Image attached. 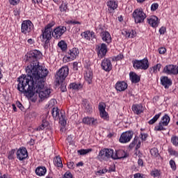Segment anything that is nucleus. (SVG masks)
Listing matches in <instances>:
<instances>
[{"mask_svg":"<svg viewBox=\"0 0 178 178\" xmlns=\"http://www.w3.org/2000/svg\"><path fill=\"white\" fill-rule=\"evenodd\" d=\"M168 153L170 154V155L172 156H178V152L175 150L172 147H168Z\"/></svg>","mask_w":178,"mask_h":178,"instance_id":"obj_44","label":"nucleus"},{"mask_svg":"<svg viewBox=\"0 0 178 178\" xmlns=\"http://www.w3.org/2000/svg\"><path fill=\"white\" fill-rule=\"evenodd\" d=\"M133 67L136 70H147L149 67V61L148 58H145L142 60H132Z\"/></svg>","mask_w":178,"mask_h":178,"instance_id":"obj_4","label":"nucleus"},{"mask_svg":"<svg viewBox=\"0 0 178 178\" xmlns=\"http://www.w3.org/2000/svg\"><path fill=\"white\" fill-rule=\"evenodd\" d=\"M69 88L74 90V91H79V90H81V88H83V85L81 83L73 82L69 85Z\"/></svg>","mask_w":178,"mask_h":178,"instance_id":"obj_28","label":"nucleus"},{"mask_svg":"<svg viewBox=\"0 0 178 178\" xmlns=\"http://www.w3.org/2000/svg\"><path fill=\"white\" fill-rule=\"evenodd\" d=\"M107 7H108V13H115V10L118 9V1L115 0H109L106 3Z\"/></svg>","mask_w":178,"mask_h":178,"instance_id":"obj_19","label":"nucleus"},{"mask_svg":"<svg viewBox=\"0 0 178 178\" xmlns=\"http://www.w3.org/2000/svg\"><path fill=\"white\" fill-rule=\"evenodd\" d=\"M73 70L76 71L79 70V63L77 62H74L73 63Z\"/></svg>","mask_w":178,"mask_h":178,"instance_id":"obj_60","label":"nucleus"},{"mask_svg":"<svg viewBox=\"0 0 178 178\" xmlns=\"http://www.w3.org/2000/svg\"><path fill=\"white\" fill-rule=\"evenodd\" d=\"M16 105H17V108H19L21 111H23V109H24L23 104H22V103H20V102H17Z\"/></svg>","mask_w":178,"mask_h":178,"instance_id":"obj_61","label":"nucleus"},{"mask_svg":"<svg viewBox=\"0 0 178 178\" xmlns=\"http://www.w3.org/2000/svg\"><path fill=\"white\" fill-rule=\"evenodd\" d=\"M123 58H124V56H123V54H120L117 56H114L113 58V60H115L116 62H118V60H122Z\"/></svg>","mask_w":178,"mask_h":178,"instance_id":"obj_49","label":"nucleus"},{"mask_svg":"<svg viewBox=\"0 0 178 178\" xmlns=\"http://www.w3.org/2000/svg\"><path fill=\"white\" fill-rule=\"evenodd\" d=\"M51 114L53 118L56 120L59 119V108L58 107H54L51 110Z\"/></svg>","mask_w":178,"mask_h":178,"instance_id":"obj_34","label":"nucleus"},{"mask_svg":"<svg viewBox=\"0 0 178 178\" xmlns=\"http://www.w3.org/2000/svg\"><path fill=\"white\" fill-rule=\"evenodd\" d=\"M150 154L152 156H154V158H158V156H159V151L156 147H153L152 149H151Z\"/></svg>","mask_w":178,"mask_h":178,"instance_id":"obj_40","label":"nucleus"},{"mask_svg":"<svg viewBox=\"0 0 178 178\" xmlns=\"http://www.w3.org/2000/svg\"><path fill=\"white\" fill-rule=\"evenodd\" d=\"M67 166L69 169H74V163L72 161L67 162Z\"/></svg>","mask_w":178,"mask_h":178,"instance_id":"obj_57","label":"nucleus"},{"mask_svg":"<svg viewBox=\"0 0 178 178\" xmlns=\"http://www.w3.org/2000/svg\"><path fill=\"white\" fill-rule=\"evenodd\" d=\"M162 115V113H159L156 115H155L153 118H152L149 122L148 124H154V123H156V121L158 120V119H159V118H161V115Z\"/></svg>","mask_w":178,"mask_h":178,"instance_id":"obj_36","label":"nucleus"},{"mask_svg":"<svg viewBox=\"0 0 178 178\" xmlns=\"http://www.w3.org/2000/svg\"><path fill=\"white\" fill-rule=\"evenodd\" d=\"M54 166L56 168H63V163H62V159L60 156H57L54 159Z\"/></svg>","mask_w":178,"mask_h":178,"instance_id":"obj_31","label":"nucleus"},{"mask_svg":"<svg viewBox=\"0 0 178 178\" xmlns=\"http://www.w3.org/2000/svg\"><path fill=\"white\" fill-rule=\"evenodd\" d=\"M58 48H60V49L63 52L67 51V44L66 43V42H65V40H60L58 43Z\"/></svg>","mask_w":178,"mask_h":178,"instance_id":"obj_33","label":"nucleus"},{"mask_svg":"<svg viewBox=\"0 0 178 178\" xmlns=\"http://www.w3.org/2000/svg\"><path fill=\"white\" fill-rule=\"evenodd\" d=\"M81 36L84 40H87V41H90V40H93L94 38L97 40V35H95V32L90 31V30L86 31L81 33Z\"/></svg>","mask_w":178,"mask_h":178,"instance_id":"obj_17","label":"nucleus"},{"mask_svg":"<svg viewBox=\"0 0 178 178\" xmlns=\"http://www.w3.org/2000/svg\"><path fill=\"white\" fill-rule=\"evenodd\" d=\"M82 122L84 124H88L89 126H97V124H98L97 119L94 118L85 117L82 120Z\"/></svg>","mask_w":178,"mask_h":178,"instance_id":"obj_22","label":"nucleus"},{"mask_svg":"<svg viewBox=\"0 0 178 178\" xmlns=\"http://www.w3.org/2000/svg\"><path fill=\"white\" fill-rule=\"evenodd\" d=\"M92 71L88 70L85 75V80L88 82V84H92Z\"/></svg>","mask_w":178,"mask_h":178,"instance_id":"obj_29","label":"nucleus"},{"mask_svg":"<svg viewBox=\"0 0 178 178\" xmlns=\"http://www.w3.org/2000/svg\"><path fill=\"white\" fill-rule=\"evenodd\" d=\"M108 172V169L104 168L102 170H99L97 173H100L101 175H105V173H106Z\"/></svg>","mask_w":178,"mask_h":178,"instance_id":"obj_62","label":"nucleus"},{"mask_svg":"<svg viewBox=\"0 0 178 178\" xmlns=\"http://www.w3.org/2000/svg\"><path fill=\"white\" fill-rule=\"evenodd\" d=\"M32 3L40 5V3H42V0H32Z\"/></svg>","mask_w":178,"mask_h":178,"instance_id":"obj_63","label":"nucleus"},{"mask_svg":"<svg viewBox=\"0 0 178 178\" xmlns=\"http://www.w3.org/2000/svg\"><path fill=\"white\" fill-rule=\"evenodd\" d=\"M42 42H44L45 44H49V41L52 39V31H49L48 29H42Z\"/></svg>","mask_w":178,"mask_h":178,"instance_id":"obj_13","label":"nucleus"},{"mask_svg":"<svg viewBox=\"0 0 178 178\" xmlns=\"http://www.w3.org/2000/svg\"><path fill=\"white\" fill-rule=\"evenodd\" d=\"M48 124H49L48 121H47V120H42L41 125L40 127H38V128H36V131H41V130H44V129H45V127H48Z\"/></svg>","mask_w":178,"mask_h":178,"instance_id":"obj_35","label":"nucleus"},{"mask_svg":"<svg viewBox=\"0 0 178 178\" xmlns=\"http://www.w3.org/2000/svg\"><path fill=\"white\" fill-rule=\"evenodd\" d=\"M170 166L172 170L174 171L176 170L177 167H176V162H175V161L173 160L170 161Z\"/></svg>","mask_w":178,"mask_h":178,"instance_id":"obj_51","label":"nucleus"},{"mask_svg":"<svg viewBox=\"0 0 178 178\" xmlns=\"http://www.w3.org/2000/svg\"><path fill=\"white\" fill-rule=\"evenodd\" d=\"M63 178H73V175H72L71 172H66Z\"/></svg>","mask_w":178,"mask_h":178,"instance_id":"obj_58","label":"nucleus"},{"mask_svg":"<svg viewBox=\"0 0 178 178\" xmlns=\"http://www.w3.org/2000/svg\"><path fill=\"white\" fill-rule=\"evenodd\" d=\"M158 8H159V4H158V3H154L152 4V6H151L152 12H155V10H156V9H158Z\"/></svg>","mask_w":178,"mask_h":178,"instance_id":"obj_52","label":"nucleus"},{"mask_svg":"<svg viewBox=\"0 0 178 178\" xmlns=\"http://www.w3.org/2000/svg\"><path fill=\"white\" fill-rule=\"evenodd\" d=\"M161 67H162V64L159 63L156 65H154V67H152V70H153V72L154 73H156L157 71H160L161 70Z\"/></svg>","mask_w":178,"mask_h":178,"instance_id":"obj_47","label":"nucleus"},{"mask_svg":"<svg viewBox=\"0 0 178 178\" xmlns=\"http://www.w3.org/2000/svg\"><path fill=\"white\" fill-rule=\"evenodd\" d=\"M58 119L63 126H65V124H66V120H65V116L63 115H61V116L59 117Z\"/></svg>","mask_w":178,"mask_h":178,"instance_id":"obj_53","label":"nucleus"},{"mask_svg":"<svg viewBox=\"0 0 178 178\" xmlns=\"http://www.w3.org/2000/svg\"><path fill=\"white\" fill-rule=\"evenodd\" d=\"M91 151H92V149H82L78 150V154L80 155H87V154L91 152Z\"/></svg>","mask_w":178,"mask_h":178,"instance_id":"obj_42","label":"nucleus"},{"mask_svg":"<svg viewBox=\"0 0 178 178\" xmlns=\"http://www.w3.org/2000/svg\"><path fill=\"white\" fill-rule=\"evenodd\" d=\"M132 17L136 24L144 23V20L147 19V14L144 13L143 8H137L132 13Z\"/></svg>","mask_w":178,"mask_h":178,"instance_id":"obj_6","label":"nucleus"},{"mask_svg":"<svg viewBox=\"0 0 178 178\" xmlns=\"http://www.w3.org/2000/svg\"><path fill=\"white\" fill-rule=\"evenodd\" d=\"M170 122V117L168 114H165L161 120L159 122V124L154 127V131H162L166 130L165 126H168Z\"/></svg>","mask_w":178,"mask_h":178,"instance_id":"obj_7","label":"nucleus"},{"mask_svg":"<svg viewBox=\"0 0 178 178\" xmlns=\"http://www.w3.org/2000/svg\"><path fill=\"white\" fill-rule=\"evenodd\" d=\"M25 56L26 62L29 63L26 67V76L28 79L44 74V72L48 70L42 69V66L40 65L38 60L41 59V56H42V53L40 51L37 49L32 50L28 52Z\"/></svg>","mask_w":178,"mask_h":178,"instance_id":"obj_2","label":"nucleus"},{"mask_svg":"<svg viewBox=\"0 0 178 178\" xmlns=\"http://www.w3.org/2000/svg\"><path fill=\"white\" fill-rule=\"evenodd\" d=\"M80 54V50H79L78 48L73 47L68 49L66 51V56L69 60H74L77 56H79V54Z\"/></svg>","mask_w":178,"mask_h":178,"instance_id":"obj_12","label":"nucleus"},{"mask_svg":"<svg viewBox=\"0 0 178 178\" xmlns=\"http://www.w3.org/2000/svg\"><path fill=\"white\" fill-rule=\"evenodd\" d=\"M15 149H11L9 152H8V159H15Z\"/></svg>","mask_w":178,"mask_h":178,"instance_id":"obj_48","label":"nucleus"},{"mask_svg":"<svg viewBox=\"0 0 178 178\" xmlns=\"http://www.w3.org/2000/svg\"><path fill=\"white\" fill-rule=\"evenodd\" d=\"M96 51L99 59H102L106 56L108 53V46L105 43H102L100 45L96 46Z\"/></svg>","mask_w":178,"mask_h":178,"instance_id":"obj_11","label":"nucleus"},{"mask_svg":"<svg viewBox=\"0 0 178 178\" xmlns=\"http://www.w3.org/2000/svg\"><path fill=\"white\" fill-rule=\"evenodd\" d=\"M100 162H108L109 159H113V149L108 148L102 149L97 156Z\"/></svg>","mask_w":178,"mask_h":178,"instance_id":"obj_3","label":"nucleus"},{"mask_svg":"<svg viewBox=\"0 0 178 178\" xmlns=\"http://www.w3.org/2000/svg\"><path fill=\"white\" fill-rule=\"evenodd\" d=\"M160 81L161 86H163L165 90L169 89V87L173 84L172 79H169L168 76H161Z\"/></svg>","mask_w":178,"mask_h":178,"instance_id":"obj_20","label":"nucleus"},{"mask_svg":"<svg viewBox=\"0 0 178 178\" xmlns=\"http://www.w3.org/2000/svg\"><path fill=\"white\" fill-rule=\"evenodd\" d=\"M138 136H135L131 143L129 144V148L130 149L134 148L136 147V145L137 143H138Z\"/></svg>","mask_w":178,"mask_h":178,"instance_id":"obj_45","label":"nucleus"},{"mask_svg":"<svg viewBox=\"0 0 178 178\" xmlns=\"http://www.w3.org/2000/svg\"><path fill=\"white\" fill-rule=\"evenodd\" d=\"M59 10L61 13H66V12H69L67 3L65 1H62V3L59 6Z\"/></svg>","mask_w":178,"mask_h":178,"instance_id":"obj_32","label":"nucleus"},{"mask_svg":"<svg viewBox=\"0 0 178 178\" xmlns=\"http://www.w3.org/2000/svg\"><path fill=\"white\" fill-rule=\"evenodd\" d=\"M138 166H144V161L142 159H139L138 160Z\"/></svg>","mask_w":178,"mask_h":178,"instance_id":"obj_64","label":"nucleus"},{"mask_svg":"<svg viewBox=\"0 0 178 178\" xmlns=\"http://www.w3.org/2000/svg\"><path fill=\"white\" fill-rule=\"evenodd\" d=\"M129 77L131 83L134 84H137V83H140V76H138L136 72H130Z\"/></svg>","mask_w":178,"mask_h":178,"instance_id":"obj_26","label":"nucleus"},{"mask_svg":"<svg viewBox=\"0 0 178 178\" xmlns=\"http://www.w3.org/2000/svg\"><path fill=\"white\" fill-rule=\"evenodd\" d=\"M17 159L19 161H24L27 159L29 156V153L27 152V149L24 147H21L16 152Z\"/></svg>","mask_w":178,"mask_h":178,"instance_id":"obj_15","label":"nucleus"},{"mask_svg":"<svg viewBox=\"0 0 178 178\" xmlns=\"http://www.w3.org/2000/svg\"><path fill=\"white\" fill-rule=\"evenodd\" d=\"M134 133L131 131H127L123 132L119 139L120 143L122 144H126L127 143H129V141L133 138Z\"/></svg>","mask_w":178,"mask_h":178,"instance_id":"obj_14","label":"nucleus"},{"mask_svg":"<svg viewBox=\"0 0 178 178\" xmlns=\"http://www.w3.org/2000/svg\"><path fill=\"white\" fill-rule=\"evenodd\" d=\"M47 173V168L44 166H39L35 169V174L38 176H45Z\"/></svg>","mask_w":178,"mask_h":178,"instance_id":"obj_27","label":"nucleus"},{"mask_svg":"<svg viewBox=\"0 0 178 178\" xmlns=\"http://www.w3.org/2000/svg\"><path fill=\"white\" fill-rule=\"evenodd\" d=\"M57 84H60V90L61 92H66V91H67V88H66V86H67V84L66 83V82H65V81H63V82H57Z\"/></svg>","mask_w":178,"mask_h":178,"instance_id":"obj_38","label":"nucleus"},{"mask_svg":"<svg viewBox=\"0 0 178 178\" xmlns=\"http://www.w3.org/2000/svg\"><path fill=\"white\" fill-rule=\"evenodd\" d=\"M69 75V67L67 65L62 67L58 70L56 72V83H63L67 76Z\"/></svg>","mask_w":178,"mask_h":178,"instance_id":"obj_5","label":"nucleus"},{"mask_svg":"<svg viewBox=\"0 0 178 178\" xmlns=\"http://www.w3.org/2000/svg\"><path fill=\"white\" fill-rule=\"evenodd\" d=\"M34 29V24L30 20H24L22 22L21 25V32L22 34H29L31 33Z\"/></svg>","mask_w":178,"mask_h":178,"instance_id":"obj_9","label":"nucleus"},{"mask_svg":"<svg viewBox=\"0 0 178 178\" xmlns=\"http://www.w3.org/2000/svg\"><path fill=\"white\" fill-rule=\"evenodd\" d=\"M127 87V83L124 81H118L115 85V90L120 92L125 91Z\"/></svg>","mask_w":178,"mask_h":178,"instance_id":"obj_24","label":"nucleus"},{"mask_svg":"<svg viewBox=\"0 0 178 178\" xmlns=\"http://www.w3.org/2000/svg\"><path fill=\"white\" fill-rule=\"evenodd\" d=\"M55 24H56V22H55V21H51L44 26V29L52 31V27H54Z\"/></svg>","mask_w":178,"mask_h":178,"instance_id":"obj_41","label":"nucleus"},{"mask_svg":"<svg viewBox=\"0 0 178 178\" xmlns=\"http://www.w3.org/2000/svg\"><path fill=\"white\" fill-rule=\"evenodd\" d=\"M49 71L44 70L43 74L32 78H28L26 74H22L17 78V90L29 98H33L35 94H39L40 99L49 98L51 90L45 88V78L48 76Z\"/></svg>","mask_w":178,"mask_h":178,"instance_id":"obj_1","label":"nucleus"},{"mask_svg":"<svg viewBox=\"0 0 178 178\" xmlns=\"http://www.w3.org/2000/svg\"><path fill=\"white\" fill-rule=\"evenodd\" d=\"M152 177H159L161 176V170L154 169L150 172Z\"/></svg>","mask_w":178,"mask_h":178,"instance_id":"obj_37","label":"nucleus"},{"mask_svg":"<svg viewBox=\"0 0 178 178\" xmlns=\"http://www.w3.org/2000/svg\"><path fill=\"white\" fill-rule=\"evenodd\" d=\"M10 4L13 5V6H15V5H17L20 0H9Z\"/></svg>","mask_w":178,"mask_h":178,"instance_id":"obj_59","label":"nucleus"},{"mask_svg":"<svg viewBox=\"0 0 178 178\" xmlns=\"http://www.w3.org/2000/svg\"><path fill=\"white\" fill-rule=\"evenodd\" d=\"M105 108H106V104L105 103L102 102L99 104V112H102L105 111Z\"/></svg>","mask_w":178,"mask_h":178,"instance_id":"obj_50","label":"nucleus"},{"mask_svg":"<svg viewBox=\"0 0 178 178\" xmlns=\"http://www.w3.org/2000/svg\"><path fill=\"white\" fill-rule=\"evenodd\" d=\"M171 143L175 147H178V137L177 136H172L171 137Z\"/></svg>","mask_w":178,"mask_h":178,"instance_id":"obj_46","label":"nucleus"},{"mask_svg":"<svg viewBox=\"0 0 178 178\" xmlns=\"http://www.w3.org/2000/svg\"><path fill=\"white\" fill-rule=\"evenodd\" d=\"M147 138H148L147 134H145V133L140 134V138H141L142 141H145Z\"/></svg>","mask_w":178,"mask_h":178,"instance_id":"obj_55","label":"nucleus"},{"mask_svg":"<svg viewBox=\"0 0 178 178\" xmlns=\"http://www.w3.org/2000/svg\"><path fill=\"white\" fill-rule=\"evenodd\" d=\"M101 67L104 72H111L112 70V63L108 58H104L102 60Z\"/></svg>","mask_w":178,"mask_h":178,"instance_id":"obj_16","label":"nucleus"},{"mask_svg":"<svg viewBox=\"0 0 178 178\" xmlns=\"http://www.w3.org/2000/svg\"><path fill=\"white\" fill-rule=\"evenodd\" d=\"M159 53L161 55H163V54H166V48H165V47L159 48Z\"/></svg>","mask_w":178,"mask_h":178,"instance_id":"obj_56","label":"nucleus"},{"mask_svg":"<svg viewBox=\"0 0 178 178\" xmlns=\"http://www.w3.org/2000/svg\"><path fill=\"white\" fill-rule=\"evenodd\" d=\"M122 35H124L126 38H134L136 37V32L134 31H123L122 32Z\"/></svg>","mask_w":178,"mask_h":178,"instance_id":"obj_30","label":"nucleus"},{"mask_svg":"<svg viewBox=\"0 0 178 178\" xmlns=\"http://www.w3.org/2000/svg\"><path fill=\"white\" fill-rule=\"evenodd\" d=\"M100 37L102 41L106 42V44H108V45L112 42V37L111 36V33L106 31L101 32Z\"/></svg>","mask_w":178,"mask_h":178,"instance_id":"obj_21","label":"nucleus"},{"mask_svg":"<svg viewBox=\"0 0 178 178\" xmlns=\"http://www.w3.org/2000/svg\"><path fill=\"white\" fill-rule=\"evenodd\" d=\"M132 111L135 115H141L143 112H144V107L143 106V104H134L132 106Z\"/></svg>","mask_w":178,"mask_h":178,"instance_id":"obj_25","label":"nucleus"},{"mask_svg":"<svg viewBox=\"0 0 178 178\" xmlns=\"http://www.w3.org/2000/svg\"><path fill=\"white\" fill-rule=\"evenodd\" d=\"M129 156V154L124 152V150H116L115 153V152H113V159L115 161L116 159H122L123 158H127Z\"/></svg>","mask_w":178,"mask_h":178,"instance_id":"obj_18","label":"nucleus"},{"mask_svg":"<svg viewBox=\"0 0 178 178\" xmlns=\"http://www.w3.org/2000/svg\"><path fill=\"white\" fill-rule=\"evenodd\" d=\"M99 113L102 119H104V120H109V116L108 115V113L105 110L104 111H99Z\"/></svg>","mask_w":178,"mask_h":178,"instance_id":"obj_43","label":"nucleus"},{"mask_svg":"<svg viewBox=\"0 0 178 178\" xmlns=\"http://www.w3.org/2000/svg\"><path fill=\"white\" fill-rule=\"evenodd\" d=\"M163 73L168 74L170 76H177L178 74V66L173 64L167 65L163 70Z\"/></svg>","mask_w":178,"mask_h":178,"instance_id":"obj_10","label":"nucleus"},{"mask_svg":"<svg viewBox=\"0 0 178 178\" xmlns=\"http://www.w3.org/2000/svg\"><path fill=\"white\" fill-rule=\"evenodd\" d=\"M159 33L161 34V35H163V34L166 33V27L161 26L159 30Z\"/></svg>","mask_w":178,"mask_h":178,"instance_id":"obj_54","label":"nucleus"},{"mask_svg":"<svg viewBox=\"0 0 178 178\" xmlns=\"http://www.w3.org/2000/svg\"><path fill=\"white\" fill-rule=\"evenodd\" d=\"M67 31V28L65 26H58L54 29L51 35L54 40H60L62 35Z\"/></svg>","mask_w":178,"mask_h":178,"instance_id":"obj_8","label":"nucleus"},{"mask_svg":"<svg viewBox=\"0 0 178 178\" xmlns=\"http://www.w3.org/2000/svg\"><path fill=\"white\" fill-rule=\"evenodd\" d=\"M148 24L152 26L156 29V27H158L159 24V18L158 17L154 15L152 16L150 18H147Z\"/></svg>","mask_w":178,"mask_h":178,"instance_id":"obj_23","label":"nucleus"},{"mask_svg":"<svg viewBox=\"0 0 178 178\" xmlns=\"http://www.w3.org/2000/svg\"><path fill=\"white\" fill-rule=\"evenodd\" d=\"M83 106L87 112L88 113L92 112V107L90 106V103L88 102V101L87 100L83 101Z\"/></svg>","mask_w":178,"mask_h":178,"instance_id":"obj_39","label":"nucleus"}]
</instances>
